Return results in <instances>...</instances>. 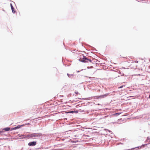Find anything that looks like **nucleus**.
I'll use <instances>...</instances> for the list:
<instances>
[{"label":"nucleus","mask_w":150,"mask_h":150,"mask_svg":"<svg viewBox=\"0 0 150 150\" xmlns=\"http://www.w3.org/2000/svg\"><path fill=\"white\" fill-rule=\"evenodd\" d=\"M42 135V134L40 133H32L27 135V137L29 138H35L38 136H41Z\"/></svg>","instance_id":"obj_1"},{"label":"nucleus","mask_w":150,"mask_h":150,"mask_svg":"<svg viewBox=\"0 0 150 150\" xmlns=\"http://www.w3.org/2000/svg\"><path fill=\"white\" fill-rule=\"evenodd\" d=\"M83 57H81L80 59H79V60L83 62H92L91 60L88 59L86 57L82 56Z\"/></svg>","instance_id":"obj_2"},{"label":"nucleus","mask_w":150,"mask_h":150,"mask_svg":"<svg viewBox=\"0 0 150 150\" xmlns=\"http://www.w3.org/2000/svg\"><path fill=\"white\" fill-rule=\"evenodd\" d=\"M36 144V142H30L28 144V145L30 146H34Z\"/></svg>","instance_id":"obj_3"},{"label":"nucleus","mask_w":150,"mask_h":150,"mask_svg":"<svg viewBox=\"0 0 150 150\" xmlns=\"http://www.w3.org/2000/svg\"><path fill=\"white\" fill-rule=\"evenodd\" d=\"M108 93H106L104 95L99 96V97H100V98H104L105 97L107 96H108Z\"/></svg>","instance_id":"obj_4"},{"label":"nucleus","mask_w":150,"mask_h":150,"mask_svg":"<svg viewBox=\"0 0 150 150\" xmlns=\"http://www.w3.org/2000/svg\"><path fill=\"white\" fill-rule=\"evenodd\" d=\"M11 9L12 10V12L13 13H15V11H14V8L12 6V4H11Z\"/></svg>","instance_id":"obj_5"},{"label":"nucleus","mask_w":150,"mask_h":150,"mask_svg":"<svg viewBox=\"0 0 150 150\" xmlns=\"http://www.w3.org/2000/svg\"><path fill=\"white\" fill-rule=\"evenodd\" d=\"M10 128L8 127H6L4 129V130L6 131H8L10 130Z\"/></svg>","instance_id":"obj_6"},{"label":"nucleus","mask_w":150,"mask_h":150,"mask_svg":"<svg viewBox=\"0 0 150 150\" xmlns=\"http://www.w3.org/2000/svg\"><path fill=\"white\" fill-rule=\"evenodd\" d=\"M121 113H117L113 114V115L115 116H117L120 115Z\"/></svg>","instance_id":"obj_7"},{"label":"nucleus","mask_w":150,"mask_h":150,"mask_svg":"<svg viewBox=\"0 0 150 150\" xmlns=\"http://www.w3.org/2000/svg\"><path fill=\"white\" fill-rule=\"evenodd\" d=\"M20 127V126H17V127H15V128H15V129H18V128H19Z\"/></svg>","instance_id":"obj_8"},{"label":"nucleus","mask_w":150,"mask_h":150,"mask_svg":"<svg viewBox=\"0 0 150 150\" xmlns=\"http://www.w3.org/2000/svg\"><path fill=\"white\" fill-rule=\"evenodd\" d=\"M123 87V86H120V87H119L118 88H122Z\"/></svg>","instance_id":"obj_9"},{"label":"nucleus","mask_w":150,"mask_h":150,"mask_svg":"<svg viewBox=\"0 0 150 150\" xmlns=\"http://www.w3.org/2000/svg\"><path fill=\"white\" fill-rule=\"evenodd\" d=\"M100 98V97H99V96H97L96 97V98L98 99V98Z\"/></svg>","instance_id":"obj_10"},{"label":"nucleus","mask_w":150,"mask_h":150,"mask_svg":"<svg viewBox=\"0 0 150 150\" xmlns=\"http://www.w3.org/2000/svg\"><path fill=\"white\" fill-rule=\"evenodd\" d=\"M135 63H138V61H135Z\"/></svg>","instance_id":"obj_11"},{"label":"nucleus","mask_w":150,"mask_h":150,"mask_svg":"<svg viewBox=\"0 0 150 150\" xmlns=\"http://www.w3.org/2000/svg\"><path fill=\"white\" fill-rule=\"evenodd\" d=\"M75 93L76 94H77L78 93V92H75Z\"/></svg>","instance_id":"obj_12"},{"label":"nucleus","mask_w":150,"mask_h":150,"mask_svg":"<svg viewBox=\"0 0 150 150\" xmlns=\"http://www.w3.org/2000/svg\"><path fill=\"white\" fill-rule=\"evenodd\" d=\"M27 124L28 125H30V124L29 123H28Z\"/></svg>","instance_id":"obj_13"},{"label":"nucleus","mask_w":150,"mask_h":150,"mask_svg":"<svg viewBox=\"0 0 150 150\" xmlns=\"http://www.w3.org/2000/svg\"><path fill=\"white\" fill-rule=\"evenodd\" d=\"M149 98H150V95H149Z\"/></svg>","instance_id":"obj_14"},{"label":"nucleus","mask_w":150,"mask_h":150,"mask_svg":"<svg viewBox=\"0 0 150 150\" xmlns=\"http://www.w3.org/2000/svg\"><path fill=\"white\" fill-rule=\"evenodd\" d=\"M1 132H0V134Z\"/></svg>","instance_id":"obj_15"},{"label":"nucleus","mask_w":150,"mask_h":150,"mask_svg":"<svg viewBox=\"0 0 150 150\" xmlns=\"http://www.w3.org/2000/svg\"><path fill=\"white\" fill-rule=\"evenodd\" d=\"M23 126V125H21V126Z\"/></svg>","instance_id":"obj_16"}]
</instances>
